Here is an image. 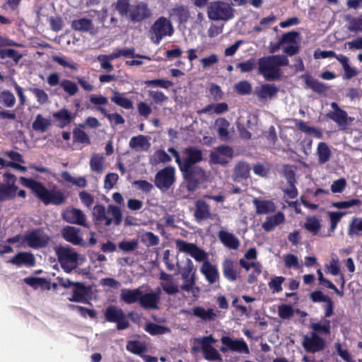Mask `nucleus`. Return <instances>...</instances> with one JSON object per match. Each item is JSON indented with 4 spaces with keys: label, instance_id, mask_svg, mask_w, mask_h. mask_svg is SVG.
I'll return each mask as SVG.
<instances>
[{
    "label": "nucleus",
    "instance_id": "nucleus-43",
    "mask_svg": "<svg viewBox=\"0 0 362 362\" xmlns=\"http://www.w3.org/2000/svg\"><path fill=\"white\" fill-rule=\"evenodd\" d=\"M191 271L192 268L189 267L187 271H184L182 273V279L184 280V284L181 286V289L187 292L192 291L196 282L194 274L189 276Z\"/></svg>",
    "mask_w": 362,
    "mask_h": 362
},
{
    "label": "nucleus",
    "instance_id": "nucleus-28",
    "mask_svg": "<svg viewBox=\"0 0 362 362\" xmlns=\"http://www.w3.org/2000/svg\"><path fill=\"white\" fill-rule=\"evenodd\" d=\"M140 295H141V289L140 288L128 289L123 288L120 293V300L126 304L131 305L139 303Z\"/></svg>",
    "mask_w": 362,
    "mask_h": 362
},
{
    "label": "nucleus",
    "instance_id": "nucleus-47",
    "mask_svg": "<svg viewBox=\"0 0 362 362\" xmlns=\"http://www.w3.org/2000/svg\"><path fill=\"white\" fill-rule=\"evenodd\" d=\"M348 235L350 237L362 235V218L354 217L348 227Z\"/></svg>",
    "mask_w": 362,
    "mask_h": 362
},
{
    "label": "nucleus",
    "instance_id": "nucleus-34",
    "mask_svg": "<svg viewBox=\"0 0 362 362\" xmlns=\"http://www.w3.org/2000/svg\"><path fill=\"white\" fill-rule=\"evenodd\" d=\"M192 314L204 322L213 321L217 316L212 308L206 310L201 306L194 307L192 308Z\"/></svg>",
    "mask_w": 362,
    "mask_h": 362
},
{
    "label": "nucleus",
    "instance_id": "nucleus-7",
    "mask_svg": "<svg viewBox=\"0 0 362 362\" xmlns=\"http://www.w3.org/2000/svg\"><path fill=\"white\" fill-rule=\"evenodd\" d=\"M234 11L230 5L223 1H213L207 8L208 18L211 21H227L233 18Z\"/></svg>",
    "mask_w": 362,
    "mask_h": 362
},
{
    "label": "nucleus",
    "instance_id": "nucleus-57",
    "mask_svg": "<svg viewBox=\"0 0 362 362\" xmlns=\"http://www.w3.org/2000/svg\"><path fill=\"white\" fill-rule=\"evenodd\" d=\"M73 139L74 142L90 144V140L87 134L79 128H74L73 130Z\"/></svg>",
    "mask_w": 362,
    "mask_h": 362
},
{
    "label": "nucleus",
    "instance_id": "nucleus-25",
    "mask_svg": "<svg viewBox=\"0 0 362 362\" xmlns=\"http://www.w3.org/2000/svg\"><path fill=\"white\" fill-rule=\"evenodd\" d=\"M79 229L74 226H65L62 230V235L64 240L75 245H82V238L78 235Z\"/></svg>",
    "mask_w": 362,
    "mask_h": 362
},
{
    "label": "nucleus",
    "instance_id": "nucleus-35",
    "mask_svg": "<svg viewBox=\"0 0 362 362\" xmlns=\"http://www.w3.org/2000/svg\"><path fill=\"white\" fill-rule=\"evenodd\" d=\"M347 214L346 211H327V216L329 218L330 226L328 233L325 236H332L337 229V225L340 222L342 217Z\"/></svg>",
    "mask_w": 362,
    "mask_h": 362
},
{
    "label": "nucleus",
    "instance_id": "nucleus-58",
    "mask_svg": "<svg viewBox=\"0 0 362 362\" xmlns=\"http://www.w3.org/2000/svg\"><path fill=\"white\" fill-rule=\"evenodd\" d=\"M96 110L107 117L110 121H113L115 124H122L124 123V119L119 113L108 114L105 107L101 106L96 107Z\"/></svg>",
    "mask_w": 362,
    "mask_h": 362
},
{
    "label": "nucleus",
    "instance_id": "nucleus-1",
    "mask_svg": "<svg viewBox=\"0 0 362 362\" xmlns=\"http://www.w3.org/2000/svg\"><path fill=\"white\" fill-rule=\"evenodd\" d=\"M22 185L29 188L34 195L45 205L59 206L65 203L66 197L64 193L55 187L48 189L42 182L32 178L20 177Z\"/></svg>",
    "mask_w": 362,
    "mask_h": 362
},
{
    "label": "nucleus",
    "instance_id": "nucleus-56",
    "mask_svg": "<svg viewBox=\"0 0 362 362\" xmlns=\"http://www.w3.org/2000/svg\"><path fill=\"white\" fill-rule=\"evenodd\" d=\"M60 86L70 96L74 95L78 92L77 84L69 79H63L60 82Z\"/></svg>",
    "mask_w": 362,
    "mask_h": 362
},
{
    "label": "nucleus",
    "instance_id": "nucleus-44",
    "mask_svg": "<svg viewBox=\"0 0 362 362\" xmlns=\"http://www.w3.org/2000/svg\"><path fill=\"white\" fill-rule=\"evenodd\" d=\"M216 124L218 125L217 133L219 139L221 141H228L230 139L228 132L230 123L225 118H219L216 119Z\"/></svg>",
    "mask_w": 362,
    "mask_h": 362
},
{
    "label": "nucleus",
    "instance_id": "nucleus-50",
    "mask_svg": "<svg viewBox=\"0 0 362 362\" xmlns=\"http://www.w3.org/2000/svg\"><path fill=\"white\" fill-rule=\"evenodd\" d=\"M172 14L177 17L180 23H187L189 18V11L183 5L177 6L172 9Z\"/></svg>",
    "mask_w": 362,
    "mask_h": 362
},
{
    "label": "nucleus",
    "instance_id": "nucleus-32",
    "mask_svg": "<svg viewBox=\"0 0 362 362\" xmlns=\"http://www.w3.org/2000/svg\"><path fill=\"white\" fill-rule=\"evenodd\" d=\"M285 221L284 215L282 212L267 216L265 221L262 223V228L267 231L270 232L273 230L275 227Z\"/></svg>",
    "mask_w": 362,
    "mask_h": 362
},
{
    "label": "nucleus",
    "instance_id": "nucleus-22",
    "mask_svg": "<svg viewBox=\"0 0 362 362\" xmlns=\"http://www.w3.org/2000/svg\"><path fill=\"white\" fill-rule=\"evenodd\" d=\"M279 92V88L275 84L264 83L259 87H256L255 94L259 100H265L268 98H272Z\"/></svg>",
    "mask_w": 362,
    "mask_h": 362
},
{
    "label": "nucleus",
    "instance_id": "nucleus-18",
    "mask_svg": "<svg viewBox=\"0 0 362 362\" xmlns=\"http://www.w3.org/2000/svg\"><path fill=\"white\" fill-rule=\"evenodd\" d=\"M8 262L21 267L25 266L26 267H33L35 265L36 260L35 255L29 252H19L9 259Z\"/></svg>",
    "mask_w": 362,
    "mask_h": 362
},
{
    "label": "nucleus",
    "instance_id": "nucleus-37",
    "mask_svg": "<svg viewBox=\"0 0 362 362\" xmlns=\"http://www.w3.org/2000/svg\"><path fill=\"white\" fill-rule=\"evenodd\" d=\"M144 330L151 336L169 334L171 332L170 328L167 326L148 322L145 324Z\"/></svg>",
    "mask_w": 362,
    "mask_h": 362
},
{
    "label": "nucleus",
    "instance_id": "nucleus-29",
    "mask_svg": "<svg viewBox=\"0 0 362 362\" xmlns=\"http://www.w3.org/2000/svg\"><path fill=\"white\" fill-rule=\"evenodd\" d=\"M54 119L59 122V127L64 128L69 124L76 117L75 113H71L66 108H62L53 114Z\"/></svg>",
    "mask_w": 362,
    "mask_h": 362
},
{
    "label": "nucleus",
    "instance_id": "nucleus-41",
    "mask_svg": "<svg viewBox=\"0 0 362 362\" xmlns=\"http://www.w3.org/2000/svg\"><path fill=\"white\" fill-rule=\"evenodd\" d=\"M71 26L73 30L76 31L88 32L93 29V24L91 20L81 18L72 21Z\"/></svg>",
    "mask_w": 362,
    "mask_h": 362
},
{
    "label": "nucleus",
    "instance_id": "nucleus-12",
    "mask_svg": "<svg viewBox=\"0 0 362 362\" xmlns=\"http://www.w3.org/2000/svg\"><path fill=\"white\" fill-rule=\"evenodd\" d=\"M151 16L152 12L148 4L140 1L130 8L128 19L133 23H138L146 21Z\"/></svg>",
    "mask_w": 362,
    "mask_h": 362
},
{
    "label": "nucleus",
    "instance_id": "nucleus-48",
    "mask_svg": "<svg viewBox=\"0 0 362 362\" xmlns=\"http://www.w3.org/2000/svg\"><path fill=\"white\" fill-rule=\"evenodd\" d=\"M310 328L313 329L312 332L323 333L325 334H329L330 333V320L323 318L319 322H312L310 324Z\"/></svg>",
    "mask_w": 362,
    "mask_h": 362
},
{
    "label": "nucleus",
    "instance_id": "nucleus-54",
    "mask_svg": "<svg viewBox=\"0 0 362 362\" xmlns=\"http://www.w3.org/2000/svg\"><path fill=\"white\" fill-rule=\"evenodd\" d=\"M0 103L7 107H13L16 103V98L13 93L8 90L1 91L0 93Z\"/></svg>",
    "mask_w": 362,
    "mask_h": 362
},
{
    "label": "nucleus",
    "instance_id": "nucleus-4",
    "mask_svg": "<svg viewBox=\"0 0 362 362\" xmlns=\"http://www.w3.org/2000/svg\"><path fill=\"white\" fill-rule=\"evenodd\" d=\"M179 169L183 179L186 181V187L189 192L196 191L199 186L206 180L205 170L199 166H180Z\"/></svg>",
    "mask_w": 362,
    "mask_h": 362
},
{
    "label": "nucleus",
    "instance_id": "nucleus-5",
    "mask_svg": "<svg viewBox=\"0 0 362 362\" xmlns=\"http://www.w3.org/2000/svg\"><path fill=\"white\" fill-rule=\"evenodd\" d=\"M151 40L158 45L165 37H170L174 33V28L170 19L164 16L158 18L149 30Z\"/></svg>",
    "mask_w": 362,
    "mask_h": 362
},
{
    "label": "nucleus",
    "instance_id": "nucleus-11",
    "mask_svg": "<svg viewBox=\"0 0 362 362\" xmlns=\"http://www.w3.org/2000/svg\"><path fill=\"white\" fill-rule=\"evenodd\" d=\"M223 344L220 347V351L223 353L227 352L228 350L240 354H250V349L243 338L233 339L229 336H223L221 338Z\"/></svg>",
    "mask_w": 362,
    "mask_h": 362
},
{
    "label": "nucleus",
    "instance_id": "nucleus-14",
    "mask_svg": "<svg viewBox=\"0 0 362 362\" xmlns=\"http://www.w3.org/2000/svg\"><path fill=\"white\" fill-rule=\"evenodd\" d=\"M302 345L307 352L314 354L325 348V341L315 332H310L303 336Z\"/></svg>",
    "mask_w": 362,
    "mask_h": 362
},
{
    "label": "nucleus",
    "instance_id": "nucleus-2",
    "mask_svg": "<svg viewBox=\"0 0 362 362\" xmlns=\"http://www.w3.org/2000/svg\"><path fill=\"white\" fill-rule=\"evenodd\" d=\"M258 72L267 81L277 80L281 76L279 66H288L289 61L284 55H271L258 59Z\"/></svg>",
    "mask_w": 362,
    "mask_h": 362
},
{
    "label": "nucleus",
    "instance_id": "nucleus-62",
    "mask_svg": "<svg viewBox=\"0 0 362 362\" xmlns=\"http://www.w3.org/2000/svg\"><path fill=\"white\" fill-rule=\"evenodd\" d=\"M126 348L127 351L136 355H141L146 350V346L137 340L128 341Z\"/></svg>",
    "mask_w": 362,
    "mask_h": 362
},
{
    "label": "nucleus",
    "instance_id": "nucleus-8",
    "mask_svg": "<svg viewBox=\"0 0 362 362\" xmlns=\"http://www.w3.org/2000/svg\"><path fill=\"white\" fill-rule=\"evenodd\" d=\"M49 241V236L41 228L33 229L21 237V244H26L28 247L33 249L45 247Z\"/></svg>",
    "mask_w": 362,
    "mask_h": 362
},
{
    "label": "nucleus",
    "instance_id": "nucleus-31",
    "mask_svg": "<svg viewBox=\"0 0 362 362\" xmlns=\"http://www.w3.org/2000/svg\"><path fill=\"white\" fill-rule=\"evenodd\" d=\"M250 167L245 162L238 163L233 170V180L240 182L250 176Z\"/></svg>",
    "mask_w": 362,
    "mask_h": 362
},
{
    "label": "nucleus",
    "instance_id": "nucleus-13",
    "mask_svg": "<svg viewBox=\"0 0 362 362\" xmlns=\"http://www.w3.org/2000/svg\"><path fill=\"white\" fill-rule=\"evenodd\" d=\"M176 247L180 252L187 253L191 255L197 262H204L207 260V254L202 249L198 247L197 245L191 243H187L182 240H177L175 242Z\"/></svg>",
    "mask_w": 362,
    "mask_h": 362
},
{
    "label": "nucleus",
    "instance_id": "nucleus-42",
    "mask_svg": "<svg viewBox=\"0 0 362 362\" xmlns=\"http://www.w3.org/2000/svg\"><path fill=\"white\" fill-rule=\"evenodd\" d=\"M303 227L311 233L313 235H317L320 231L322 226L320 220L317 217L308 216Z\"/></svg>",
    "mask_w": 362,
    "mask_h": 362
},
{
    "label": "nucleus",
    "instance_id": "nucleus-61",
    "mask_svg": "<svg viewBox=\"0 0 362 362\" xmlns=\"http://www.w3.org/2000/svg\"><path fill=\"white\" fill-rule=\"evenodd\" d=\"M325 272L330 273L333 276H337L340 272V264L338 257L332 256L329 264L325 265Z\"/></svg>",
    "mask_w": 362,
    "mask_h": 362
},
{
    "label": "nucleus",
    "instance_id": "nucleus-3",
    "mask_svg": "<svg viewBox=\"0 0 362 362\" xmlns=\"http://www.w3.org/2000/svg\"><path fill=\"white\" fill-rule=\"evenodd\" d=\"M93 216L96 223L104 224L109 226L114 223L119 226L122 221V214L120 208L117 206L110 204L107 210L102 204H96L93 207Z\"/></svg>",
    "mask_w": 362,
    "mask_h": 362
},
{
    "label": "nucleus",
    "instance_id": "nucleus-16",
    "mask_svg": "<svg viewBox=\"0 0 362 362\" xmlns=\"http://www.w3.org/2000/svg\"><path fill=\"white\" fill-rule=\"evenodd\" d=\"M185 157L182 158L181 166L196 165L203 160L202 151L194 146L185 148L183 151Z\"/></svg>",
    "mask_w": 362,
    "mask_h": 362
},
{
    "label": "nucleus",
    "instance_id": "nucleus-40",
    "mask_svg": "<svg viewBox=\"0 0 362 362\" xmlns=\"http://www.w3.org/2000/svg\"><path fill=\"white\" fill-rule=\"evenodd\" d=\"M111 101L126 110H130L133 107L132 101L126 98L124 96V93H121L117 91H113V95L111 97Z\"/></svg>",
    "mask_w": 362,
    "mask_h": 362
},
{
    "label": "nucleus",
    "instance_id": "nucleus-38",
    "mask_svg": "<svg viewBox=\"0 0 362 362\" xmlns=\"http://www.w3.org/2000/svg\"><path fill=\"white\" fill-rule=\"evenodd\" d=\"M316 154L319 163L325 164L329 160L332 152L327 143L320 142L317 147Z\"/></svg>",
    "mask_w": 362,
    "mask_h": 362
},
{
    "label": "nucleus",
    "instance_id": "nucleus-53",
    "mask_svg": "<svg viewBox=\"0 0 362 362\" xmlns=\"http://www.w3.org/2000/svg\"><path fill=\"white\" fill-rule=\"evenodd\" d=\"M121 17H128L130 10L129 0H117L112 4Z\"/></svg>",
    "mask_w": 362,
    "mask_h": 362
},
{
    "label": "nucleus",
    "instance_id": "nucleus-60",
    "mask_svg": "<svg viewBox=\"0 0 362 362\" xmlns=\"http://www.w3.org/2000/svg\"><path fill=\"white\" fill-rule=\"evenodd\" d=\"M69 308L73 310H76L83 317L88 316L90 318L93 319L97 316L96 311L93 309H89L88 308H85L81 305H76L74 304L69 305Z\"/></svg>",
    "mask_w": 362,
    "mask_h": 362
},
{
    "label": "nucleus",
    "instance_id": "nucleus-64",
    "mask_svg": "<svg viewBox=\"0 0 362 362\" xmlns=\"http://www.w3.org/2000/svg\"><path fill=\"white\" fill-rule=\"evenodd\" d=\"M141 242L147 247L156 246L159 243L158 237L152 232H146L141 237Z\"/></svg>",
    "mask_w": 362,
    "mask_h": 362
},
{
    "label": "nucleus",
    "instance_id": "nucleus-27",
    "mask_svg": "<svg viewBox=\"0 0 362 362\" xmlns=\"http://www.w3.org/2000/svg\"><path fill=\"white\" fill-rule=\"evenodd\" d=\"M218 237L221 242L230 249L237 250L240 246L238 238L231 233L221 230L218 233Z\"/></svg>",
    "mask_w": 362,
    "mask_h": 362
},
{
    "label": "nucleus",
    "instance_id": "nucleus-33",
    "mask_svg": "<svg viewBox=\"0 0 362 362\" xmlns=\"http://www.w3.org/2000/svg\"><path fill=\"white\" fill-rule=\"evenodd\" d=\"M73 295L69 298L71 302H83L87 295V289L85 285L81 282H76L73 286Z\"/></svg>",
    "mask_w": 362,
    "mask_h": 362
},
{
    "label": "nucleus",
    "instance_id": "nucleus-23",
    "mask_svg": "<svg viewBox=\"0 0 362 362\" xmlns=\"http://www.w3.org/2000/svg\"><path fill=\"white\" fill-rule=\"evenodd\" d=\"M345 21L348 32L355 35L362 33V13L356 16L346 15Z\"/></svg>",
    "mask_w": 362,
    "mask_h": 362
},
{
    "label": "nucleus",
    "instance_id": "nucleus-52",
    "mask_svg": "<svg viewBox=\"0 0 362 362\" xmlns=\"http://www.w3.org/2000/svg\"><path fill=\"white\" fill-rule=\"evenodd\" d=\"M0 58L1 59L10 58L13 59L16 64H18L19 61L23 58V54L20 53L19 51L14 49H0Z\"/></svg>",
    "mask_w": 362,
    "mask_h": 362
},
{
    "label": "nucleus",
    "instance_id": "nucleus-6",
    "mask_svg": "<svg viewBox=\"0 0 362 362\" xmlns=\"http://www.w3.org/2000/svg\"><path fill=\"white\" fill-rule=\"evenodd\" d=\"M58 261L65 272H71L78 266V254L71 247L59 246L55 249Z\"/></svg>",
    "mask_w": 362,
    "mask_h": 362
},
{
    "label": "nucleus",
    "instance_id": "nucleus-49",
    "mask_svg": "<svg viewBox=\"0 0 362 362\" xmlns=\"http://www.w3.org/2000/svg\"><path fill=\"white\" fill-rule=\"evenodd\" d=\"M296 127L303 132L312 134L316 138L321 139L323 136L322 132L315 127H309L303 120H296Z\"/></svg>",
    "mask_w": 362,
    "mask_h": 362
},
{
    "label": "nucleus",
    "instance_id": "nucleus-45",
    "mask_svg": "<svg viewBox=\"0 0 362 362\" xmlns=\"http://www.w3.org/2000/svg\"><path fill=\"white\" fill-rule=\"evenodd\" d=\"M338 62H340L344 71V78L350 79L357 75V71L354 68L351 67L349 65V59L346 56L339 54Z\"/></svg>",
    "mask_w": 362,
    "mask_h": 362
},
{
    "label": "nucleus",
    "instance_id": "nucleus-17",
    "mask_svg": "<svg viewBox=\"0 0 362 362\" xmlns=\"http://www.w3.org/2000/svg\"><path fill=\"white\" fill-rule=\"evenodd\" d=\"M160 302L159 292H149L144 293L141 291L139 303L140 306L146 310L158 309Z\"/></svg>",
    "mask_w": 362,
    "mask_h": 362
},
{
    "label": "nucleus",
    "instance_id": "nucleus-63",
    "mask_svg": "<svg viewBox=\"0 0 362 362\" xmlns=\"http://www.w3.org/2000/svg\"><path fill=\"white\" fill-rule=\"evenodd\" d=\"M285 277L282 276H274L268 283L269 288L272 293H279L282 291V284L285 281Z\"/></svg>",
    "mask_w": 362,
    "mask_h": 362
},
{
    "label": "nucleus",
    "instance_id": "nucleus-9",
    "mask_svg": "<svg viewBox=\"0 0 362 362\" xmlns=\"http://www.w3.org/2000/svg\"><path fill=\"white\" fill-rule=\"evenodd\" d=\"M105 321L117 324L118 330L127 329L130 324L123 310L115 305H110L105 309L104 313Z\"/></svg>",
    "mask_w": 362,
    "mask_h": 362
},
{
    "label": "nucleus",
    "instance_id": "nucleus-36",
    "mask_svg": "<svg viewBox=\"0 0 362 362\" xmlns=\"http://www.w3.org/2000/svg\"><path fill=\"white\" fill-rule=\"evenodd\" d=\"M253 204L256 207V213L257 214H266L275 210V206L272 201L260 200L255 198Z\"/></svg>",
    "mask_w": 362,
    "mask_h": 362
},
{
    "label": "nucleus",
    "instance_id": "nucleus-19",
    "mask_svg": "<svg viewBox=\"0 0 362 362\" xmlns=\"http://www.w3.org/2000/svg\"><path fill=\"white\" fill-rule=\"evenodd\" d=\"M331 107L333 110L328 112L325 117L334 122L343 130L344 122L346 118V112L341 109L336 102H332Z\"/></svg>",
    "mask_w": 362,
    "mask_h": 362
},
{
    "label": "nucleus",
    "instance_id": "nucleus-15",
    "mask_svg": "<svg viewBox=\"0 0 362 362\" xmlns=\"http://www.w3.org/2000/svg\"><path fill=\"white\" fill-rule=\"evenodd\" d=\"M63 219L69 223L87 227L85 214L79 209L71 208L64 211L62 214Z\"/></svg>",
    "mask_w": 362,
    "mask_h": 362
},
{
    "label": "nucleus",
    "instance_id": "nucleus-39",
    "mask_svg": "<svg viewBox=\"0 0 362 362\" xmlns=\"http://www.w3.org/2000/svg\"><path fill=\"white\" fill-rule=\"evenodd\" d=\"M202 350L204 358L209 361L223 362L221 355L218 351L211 344H204L202 346Z\"/></svg>",
    "mask_w": 362,
    "mask_h": 362
},
{
    "label": "nucleus",
    "instance_id": "nucleus-26",
    "mask_svg": "<svg viewBox=\"0 0 362 362\" xmlns=\"http://www.w3.org/2000/svg\"><path fill=\"white\" fill-rule=\"evenodd\" d=\"M211 216L209 204L204 200H198L195 203L194 217L197 221L210 218Z\"/></svg>",
    "mask_w": 362,
    "mask_h": 362
},
{
    "label": "nucleus",
    "instance_id": "nucleus-20",
    "mask_svg": "<svg viewBox=\"0 0 362 362\" xmlns=\"http://www.w3.org/2000/svg\"><path fill=\"white\" fill-rule=\"evenodd\" d=\"M222 269L223 274L228 281H235L238 279L240 270L235 261L230 259H226L222 263Z\"/></svg>",
    "mask_w": 362,
    "mask_h": 362
},
{
    "label": "nucleus",
    "instance_id": "nucleus-51",
    "mask_svg": "<svg viewBox=\"0 0 362 362\" xmlns=\"http://www.w3.org/2000/svg\"><path fill=\"white\" fill-rule=\"evenodd\" d=\"M90 167L92 171L102 173L104 168V157L100 154H93L90 160Z\"/></svg>",
    "mask_w": 362,
    "mask_h": 362
},
{
    "label": "nucleus",
    "instance_id": "nucleus-59",
    "mask_svg": "<svg viewBox=\"0 0 362 362\" xmlns=\"http://www.w3.org/2000/svg\"><path fill=\"white\" fill-rule=\"evenodd\" d=\"M235 90L239 95H245L252 93V88L247 81H241L235 84Z\"/></svg>",
    "mask_w": 362,
    "mask_h": 362
},
{
    "label": "nucleus",
    "instance_id": "nucleus-46",
    "mask_svg": "<svg viewBox=\"0 0 362 362\" xmlns=\"http://www.w3.org/2000/svg\"><path fill=\"white\" fill-rule=\"evenodd\" d=\"M129 144L132 148L136 150H147L150 146V144L148 143L146 136L144 135L132 137Z\"/></svg>",
    "mask_w": 362,
    "mask_h": 362
},
{
    "label": "nucleus",
    "instance_id": "nucleus-24",
    "mask_svg": "<svg viewBox=\"0 0 362 362\" xmlns=\"http://www.w3.org/2000/svg\"><path fill=\"white\" fill-rule=\"evenodd\" d=\"M301 77L305 81V88H310L318 94L325 93L328 89L325 83L314 78L310 74H305Z\"/></svg>",
    "mask_w": 362,
    "mask_h": 362
},
{
    "label": "nucleus",
    "instance_id": "nucleus-21",
    "mask_svg": "<svg viewBox=\"0 0 362 362\" xmlns=\"http://www.w3.org/2000/svg\"><path fill=\"white\" fill-rule=\"evenodd\" d=\"M200 272L204 275L206 280L214 284L219 279V272L216 266L212 264L209 261H204L200 268Z\"/></svg>",
    "mask_w": 362,
    "mask_h": 362
},
{
    "label": "nucleus",
    "instance_id": "nucleus-10",
    "mask_svg": "<svg viewBox=\"0 0 362 362\" xmlns=\"http://www.w3.org/2000/svg\"><path fill=\"white\" fill-rule=\"evenodd\" d=\"M175 182V169L173 166H166L160 170L155 176V185L161 190H167Z\"/></svg>",
    "mask_w": 362,
    "mask_h": 362
},
{
    "label": "nucleus",
    "instance_id": "nucleus-30",
    "mask_svg": "<svg viewBox=\"0 0 362 362\" xmlns=\"http://www.w3.org/2000/svg\"><path fill=\"white\" fill-rule=\"evenodd\" d=\"M18 189V187L16 185H6L0 182V202L13 199Z\"/></svg>",
    "mask_w": 362,
    "mask_h": 362
},
{
    "label": "nucleus",
    "instance_id": "nucleus-55",
    "mask_svg": "<svg viewBox=\"0 0 362 362\" xmlns=\"http://www.w3.org/2000/svg\"><path fill=\"white\" fill-rule=\"evenodd\" d=\"M49 125L50 122L47 119L43 117L41 115H37L35 121L33 122L32 127L35 131L44 132Z\"/></svg>",
    "mask_w": 362,
    "mask_h": 362
}]
</instances>
